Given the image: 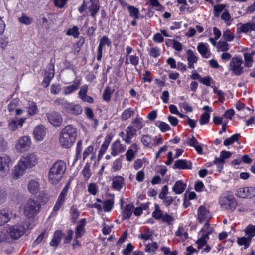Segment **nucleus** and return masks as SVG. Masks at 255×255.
Returning <instances> with one entry per match:
<instances>
[{"instance_id":"obj_1","label":"nucleus","mask_w":255,"mask_h":255,"mask_svg":"<svg viewBox=\"0 0 255 255\" xmlns=\"http://www.w3.org/2000/svg\"><path fill=\"white\" fill-rule=\"evenodd\" d=\"M38 162V158L34 153H30L21 157L15 166L12 173V178L15 180L20 178L27 169L34 167Z\"/></svg>"},{"instance_id":"obj_2","label":"nucleus","mask_w":255,"mask_h":255,"mask_svg":"<svg viewBox=\"0 0 255 255\" xmlns=\"http://www.w3.org/2000/svg\"><path fill=\"white\" fill-rule=\"evenodd\" d=\"M77 135V128L72 125L66 126L61 130L59 137L60 145L65 148L71 147Z\"/></svg>"},{"instance_id":"obj_3","label":"nucleus","mask_w":255,"mask_h":255,"mask_svg":"<svg viewBox=\"0 0 255 255\" xmlns=\"http://www.w3.org/2000/svg\"><path fill=\"white\" fill-rule=\"evenodd\" d=\"M66 170V164L62 160L55 161L48 172V181L52 184H57L62 178Z\"/></svg>"},{"instance_id":"obj_4","label":"nucleus","mask_w":255,"mask_h":255,"mask_svg":"<svg viewBox=\"0 0 255 255\" xmlns=\"http://www.w3.org/2000/svg\"><path fill=\"white\" fill-rule=\"evenodd\" d=\"M245 232L247 237H238L237 243L240 246H244L245 249H247L250 245L252 238L255 235V226L249 225L247 226Z\"/></svg>"},{"instance_id":"obj_5","label":"nucleus","mask_w":255,"mask_h":255,"mask_svg":"<svg viewBox=\"0 0 255 255\" xmlns=\"http://www.w3.org/2000/svg\"><path fill=\"white\" fill-rule=\"evenodd\" d=\"M40 209L39 203L33 200H29L24 206V214L27 217H33L39 212Z\"/></svg>"},{"instance_id":"obj_6","label":"nucleus","mask_w":255,"mask_h":255,"mask_svg":"<svg viewBox=\"0 0 255 255\" xmlns=\"http://www.w3.org/2000/svg\"><path fill=\"white\" fill-rule=\"evenodd\" d=\"M100 8V6L98 3H95L92 0H84L82 5L78 8V10L80 13H82L85 9H88L91 13L90 15L93 18H95Z\"/></svg>"},{"instance_id":"obj_7","label":"nucleus","mask_w":255,"mask_h":255,"mask_svg":"<svg viewBox=\"0 0 255 255\" xmlns=\"http://www.w3.org/2000/svg\"><path fill=\"white\" fill-rule=\"evenodd\" d=\"M25 232V228L22 223L11 226L7 230V233L10 238L14 240L21 237Z\"/></svg>"},{"instance_id":"obj_8","label":"nucleus","mask_w":255,"mask_h":255,"mask_svg":"<svg viewBox=\"0 0 255 255\" xmlns=\"http://www.w3.org/2000/svg\"><path fill=\"white\" fill-rule=\"evenodd\" d=\"M11 158L4 154L0 155V172L6 175L9 171Z\"/></svg>"},{"instance_id":"obj_9","label":"nucleus","mask_w":255,"mask_h":255,"mask_svg":"<svg viewBox=\"0 0 255 255\" xmlns=\"http://www.w3.org/2000/svg\"><path fill=\"white\" fill-rule=\"evenodd\" d=\"M236 195L241 198H251L255 196V188L248 187L239 188L236 191Z\"/></svg>"},{"instance_id":"obj_10","label":"nucleus","mask_w":255,"mask_h":255,"mask_svg":"<svg viewBox=\"0 0 255 255\" xmlns=\"http://www.w3.org/2000/svg\"><path fill=\"white\" fill-rule=\"evenodd\" d=\"M242 60L239 57H233L230 62L231 69L236 75H239L243 72V67L241 66Z\"/></svg>"},{"instance_id":"obj_11","label":"nucleus","mask_w":255,"mask_h":255,"mask_svg":"<svg viewBox=\"0 0 255 255\" xmlns=\"http://www.w3.org/2000/svg\"><path fill=\"white\" fill-rule=\"evenodd\" d=\"M211 218V215L207 209L201 206L198 210V219L200 223L205 222V225L207 229H209L208 220Z\"/></svg>"},{"instance_id":"obj_12","label":"nucleus","mask_w":255,"mask_h":255,"mask_svg":"<svg viewBox=\"0 0 255 255\" xmlns=\"http://www.w3.org/2000/svg\"><path fill=\"white\" fill-rule=\"evenodd\" d=\"M30 145L31 140L30 137L24 136L18 140L16 147L19 152H24L29 148Z\"/></svg>"},{"instance_id":"obj_13","label":"nucleus","mask_w":255,"mask_h":255,"mask_svg":"<svg viewBox=\"0 0 255 255\" xmlns=\"http://www.w3.org/2000/svg\"><path fill=\"white\" fill-rule=\"evenodd\" d=\"M49 122L54 126H59L62 123V118L60 113L52 111L47 114Z\"/></svg>"},{"instance_id":"obj_14","label":"nucleus","mask_w":255,"mask_h":255,"mask_svg":"<svg viewBox=\"0 0 255 255\" xmlns=\"http://www.w3.org/2000/svg\"><path fill=\"white\" fill-rule=\"evenodd\" d=\"M46 129L43 125H38L34 128V137L37 141H42L46 135Z\"/></svg>"},{"instance_id":"obj_15","label":"nucleus","mask_w":255,"mask_h":255,"mask_svg":"<svg viewBox=\"0 0 255 255\" xmlns=\"http://www.w3.org/2000/svg\"><path fill=\"white\" fill-rule=\"evenodd\" d=\"M111 155L115 156L123 152L126 150L125 146L121 144L120 140H117L111 145Z\"/></svg>"},{"instance_id":"obj_16","label":"nucleus","mask_w":255,"mask_h":255,"mask_svg":"<svg viewBox=\"0 0 255 255\" xmlns=\"http://www.w3.org/2000/svg\"><path fill=\"white\" fill-rule=\"evenodd\" d=\"M111 41L109 39L108 37L106 36H104L101 38L100 40L99 44L97 50V59L98 61H100L102 57V48L105 45L108 46H110Z\"/></svg>"},{"instance_id":"obj_17","label":"nucleus","mask_w":255,"mask_h":255,"mask_svg":"<svg viewBox=\"0 0 255 255\" xmlns=\"http://www.w3.org/2000/svg\"><path fill=\"white\" fill-rule=\"evenodd\" d=\"M26 118H21L19 119H10L8 122V128L11 131H15L18 127H22L25 122Z\"/></svg>"},{"instance_id":"obj_18","label":"nucleus","mask_w":255,"mask_h":255,"mask_svg":"<svg viewBox=\"0 0 255 255\" xmlns=\"http://www.w3.org/2000/svg\"><path fill=\"white\" fill-rule=\"evenodd\" d=\"M173 168L179 169H191L192 168V163L190 161L179 159L175 162L173 165Z\"/></svg>"},{"instance_id":"obj_19","label":"nucleus","mask_w":255,"mask_h":255,"mask_svg":"<svg viewBox=\"0 0 255 255\" xmlns=\"http://www.w3.org/2000/svg\"><path fill=\"white\" fill-rule=\"evenodd\" d=\"M136 130L132 126H128L126 129V136L124 138V141L127 144H129L131 142V139L136 134Z\"/></svg>"},{"instance_id":"obj_20","label":"nucleus","mask_w":255,"mask_h":255,"mask_svg":"<svg viewBox=\"0 0 255 255\" xmlns=\"http://www.w3.org/2000/svg\"><path fill=\"white\" fill-rule=\"evenodd\" d=\"M12 213L7 210L0 211V226H2L9 221L11 218Z\"/></svg>"},{"instance_id":"obj_21","label":"nucleus","mask_w":255,"mask_h":255,"mask_svg":"<svg viewBox=\"0 0 255 255\" xmlns=\"http://www.w3.org/2000/svg\"><path fill=\"white\" fill-rule=\"evenodd\" d=\"M66 110L68 113L75 115H79L82 112V108L80 105L70 103L67 104Z\"/></svg>"},{"instance_id":"obj_22","label":"nucleus","mask_w":255,"mask_h":255,"mask_svg":"<svg viewBox=\"0 0 255 255\" xmlns=\"http://www.w3.org/2000/svg\"><path fill=\"white\" fill-rule=\"evenodd\" d=\"M86 219H82L77 226L75 229V238L78 239L81 237L85 233L84 227L86 225Z\"/></svg>"},{"instance_id":"obj_23","label":"nucleus","mask_w":255,"mask_h":255,"mask_svg":"<svg viewBox=\"0 0 255 255\" xmlns=\"http://www.w3.org/2000/svg\"><path fill=\"white\" fill-rule=\"evenodd\" d=\"M187 60L188 61V67L189 68H194V64L197 63L198 60L197 56L195 55L193 51L190 49L187 50Z\"/></svg>"},{"instance_id":"obj_24","label":"nucleus","mask_w":255,"mask_h":255,"mask_svg":"<svg viewBox=\"0 0 255 255\" xmlns=\"http://www.w3.org/2000/svg\"><path fill=\"white\" fill-rule=\"evenodd\" d=\"M64 236V234L61 230H56L53 235V238L50 243L51 246L57 247Z\"/></svg>"},{"instance_id":"obj_25","label":"nucleus","mask_w":255,"mask_h":255,"mask_svg":"<svg viewBox=\"0 0 255 255\" xmlns=\"http://www.w3.org/2000/svg\"><path fill=\"white\" fill-rule=\"evenodd\" d=\"M206 233L203 234L202 236L199 238L196 242L198 245V249L202 248L206 243L207 239H208L209 235L212 232L213 229L211 228L207 229Z\"/></svg>"},{"instance_id":"obj_26","label":"nucleus","mask_w":255,"mask_h":255,"mask_svg":"<svg viewBox=\"0 0 255 255\" xmlns=\"http://www.w3.org/2000/svg\"><path fill=\"white\" fill-rule=\"evenodd\" d=\"M112 136L110 135H107L105 138V141L103 144L102 145L99 153H98V157H101L104 153L106 152L109 144L112 140Z\"/></svg>"},{"instance_id":"obj_27","label":"nucleus","mask_w":255,"mask_h":255,"mask_svg":"<svg viewBox=\"0 0 255 255\" xmlns=\"http://www.w3.org/2000/svg\"><path fill=\"white\" fill-rule=\"evenodd\" d=\"M134 208V206L133 203L127 204L124 207L123 211V218L124 219H128L131 217L133 213Z\"/></svg>"},{"instance_id":"obj_28","label":"nucleus","mask_w":255,"mask_h":255,"mask_svg":"<svg viewBox=\"0 0 255 255\" xmlns=\"http://www.w3.org/2000/svg\"><path fill=\"white\" fill-rule=\"evenodd\" d=\"M232 153L229 151H222L220 155V157L216 158L213 161L214 164L218 163L223 164L225 163V160L231 157Z\"/></svg>"},{"instance_id":"obj_29","label":"nucleus","mask_w":255,"mask_h":255,"mask_svg":"<svg viewBox=\"0 0 255 255\" xmlns=\"http://www.w3.org/2000/svg\"><path fill=\"white\" fill-rule=\"evenodd\" d=\"M27 188L31 194H36L39 191V184L37 181L31 180L28 183Z\"/></svg>"},{"instance_id":"obj_30","label":"nucleus","mask_w":255,"mask_h":255,"mask_svg":"<svg viewBox=\"0 0 255 255\" xmlns=\"http://www.w3.org/2000/svg\"><path fill=\"white\" fill-rule=\"evenodd\" d=\"M240 30L244 33H247L251 31H255V23L253 22H248L242 24L240 27Z\"/></svg>"},{"instance_id":"obj_31","label":"nucleus","mask_w":255,"mask_h":255,"mask_svg":"<svg viewBox=\"0 0 255 255\" xmlns=\"http://www.w3.org/2000/svg\"><path fill=\"white\" fill-rule=\"evenodd\" d=\"M186 184L179 180L177 181L173 187L172 190L176 194H181L185 190L186 188Z\"/></svg>"},{"instance_id":"obj_32","label":"nucleus","mask_w":255,"mask_h":255,"mask_svg":"<svg viewBox=\"0 0 255 255\" xmlns=\"http://www.w3.org/2000/svg\"><path fill=\"white\" fill-rule=\"evenodd\" d=\"M197 50L204 58H208L210 55V52L208 50L205 44L203 43L199 44L197 47Z\"/></svg>"},{"instance_id":"obj_33","label":"nucleus","mask_w":255,"mask_h":255,"mask_svg":"<svg viewBox=\"0 0 255 255\" xmlns=\"http://www.w3.org/2000/svg\"><path fill=\"white\" fill-rule=\"evenodd\" d=\"M124 178L121 176L115 177L112 181V187L113 188L120 190L123 183Z\"/></svg>"},{"instance_id":"obj_34","label":"nucleus","mask_w":255,"mask_h":255,"mask_svg":"<svg viewBox=\"0 0 255 255\" xmlns=\"http://www.w3.org/2000/svg\"><path fill=\"white\" fill-rule=\"evenodd\" d=\"M80 84V81L79 80L76 81L72 85L65 87L64 88V93L65 94H68L71 93V92L77 90L79 85Z\"/></svg>"},{"instance_id":"obj_35","label":"nucleus","mask_w":255,"mask_h":255,"mask_svg":"<svg viewBox=\"0 0 255 255\" xmlns=\"http://www.w3.org/2000/svg\"><path fill=\"white\" fill-rule=\"evenodd\" d=\"M134 114V111L131 108H128L125 109L121 115V118L122 120L125 121L131 116Z\"/></svg>"},{"instance_id":"obj_36","label":"nucleus","mask_w":255,"mask_h":255,"mask_svg":"<svg viewBox=\"0 0 255 255\" xmlns=\"http://www.w3.org/2000/svg\"><path fill=\"white\" fill-rule=\"evenodd\" d=\"M157 248V244L156 242H152L151 244H148L145 245V251L149 253H154Z\"/></svg>"},{"instance_id":"obj_37","label":"nucleus","mask_w":255,"mask_h":255,"mask_svg":"<svg viewBox=\"0 0 255 255\" xmlns=\"http://www.w3.org/2000/svg\"><path fill=\"white\" fill-rule=\"evenodd\" d=\"M30 115H34L37 112V107L34 102H30L27 106Z\"/></svg>"},{"instance_id":"obj_38","label":"nucleus","mask_w":255,"mask_h":255,"mask_svg":"<svg viewBox=\"0 0 255 255\" xmlns=\"http://www.w3.org/2000/svg\"><path fill=\"white\" fill-rule=\"evenodd\" d=\"M163 214L162 211L160 209V207L158 204L155 205V210L152 213L153 217L157 220L162 218Z\"/></svg>"},{"instance_id":"obj_39","label":"nucleus","mask_w":255,"mask_h":255,"mask_svg":"<svg viewBox=\"0 0 255 255\" xmlns=\"http://www.w3.org/2000/svg\"><path fill=\"white\" fill-rule=\"evenodd\" d=\"M240 136V134H236L232 135L231 137L227 138L224 142L225 146H228L233 144L234 142L238 141L239 137Z\"/></svg>"},{"instance_id":"obj_40","label":"nucleus","mask_w":255,"mask_h":255,"mask_svg":"<svg viewBox=\"0 0 255 255\" xmlns=\"http://www.w3.org/2000/svg\"><path fill=\"white\" fill-rule=\"evenodd\" d=\"M128 9L129 12L130 16L134 18V19H138L139 10L133 6H129Z\"/></svg>"},{"instance_id":"obj_41","label":"nucleus","mask_w":255,"mask_h":255,"mask_svg":"<svg viewBox=\"0 0 255 255\" xmlns=\"http://www.w3.org/2000/svg\"><path fill=\"white\" fill-rule=\"evenodd\" d=\"M114 205L113 201L106 200L103 202V210L105 212L110 211L113 208Z\"/></svg>"},{"instance_id":"obj_42","label":"nucleus","mask_w":255,"mask_h":255,"mask_svg":"<svg viewBox=\"0 0 255 255\" xmlns=\"http://www.w3.org/2000/svg\"><path fill=\"white\" fill-rule=\"evenodd\" d=\"M90 165L89 164L87 163L84 166L82 173L84 177L85 180H88L91 176V173L90 172Z\"/></svg>"},{"instance_id":"obj_43","label":"nucleus","mask_w":255,"mask_h":255,"mask_svg":"<svg viewBox=\"0 0 255 255\" xmlns=\"http://www.w3.org/2000/svg\"><path fill=\"white\" fill-rule=\"evenodd\" d=\"M112 94L111 88L110 87H107L104 91L103 98L105 101H109L111 99V96Z\"/></svg>"},{"instance_id":"obj_44","label":"nucleus","mask_w":255,"mask_h":255,"mask_svg":"<svg viewBox=\"0 0 255 255\" xmlns=\"http://www.w3.org/2000/svg\"><path fill=\"white\" fill-rule=\"evenodd\" d=\"M50 15V14H48L47 15L48 17L43 16L41 18V26L43 28L45 29H49L50 28L51 23L49 19L50 18L49 16Z\"/></svg>"},{"instance_id":"obj_45","label":"nucleus","mask_w":255,"mask_h":255,"mask_svg":"<svg viewBox=\"0 0 255 255\" xmlns=\"http://www.w3.org/2000/svg\"><path fill=\"white\" fill-rule=\"evenodd\" d=\"M251 54L246 53L244 54V59H245V65L246 67H250L253 62L252 55Z\"/></svg>"},{"instance_id":"obj_46","label":"nucleus","mask_w":255,"mask_h":255,"mask_svg":"<svg viewBox=\"0 0 255 255\" xmlns=\"http://www.w3.org/2000/svg\"><path fill=\"white\" fill-rule=\"evenodd\" d=\"M66 34L68 35L73 36L74 38H77L79 35L78 27L76 26H73L72 28H70L68 30Z\"/></svg>"},{"instance_id":"obj_47","label":"nucleus","mask_w":255,"mask_h":255,"mask_svg":"<svg viewBox=\"0 0 255 255\" xmlns=\"http://www.w3.org/2000/svg\"><path fill=\"white\" fill-rule=\"evenodd\" d=\"M210 114L207 112H204L200 117L199 122L201 125H204L208 123L210 119Z\"/></svg>"},{"instance_id":"obj_48","label":"nucleus","mask_w":255,"mask_h":255,"mask_svg":"<svg viewBox=\"0 0 255 255\" xmlns=\"http://www.w3.org/2000/svg\"><path fill=\"white\" fill-rule=\"evenodd\" d=\"M98 186L95 183H90L88 185V191L93 195H95L98 191Z\"/></svg>"},{"instance_id":"obj_49","label":"nucleus","mask_w":255,"mask_h":255,"mask_svg":"<svg viewBox=\"0 0 255 255\" xmlns=\"http://www.w3.org/2000/svg\"><path fill=\"white\" fill-rule=\"evenodd\" d=\"M217 48L219 51H227L229 49V45L226 42L220 41L218 44Z\"/></svg>"},{"instance_id":"obj_50","label":"nucleus","mask_w":255,"mask_h":255,"mask_svg":"<svg viewBox=\"0 0 255 255\" xmlns=\"http://www.w3.org/2000/svg\"><path fill=\"white\" fill-rule=\"evenodd\" d=\"M19 21L21 23L25 25H29L32 22V18L29 17L26 15L23 14L22 16L19 18Z\"/></svg>"},{"instance_id":"obj_51","label":"nucleus","mask_w":255,"mask_h":255,"mask_svg":"<svg viewBox=\"0 0 255 255\" xmlns=\"http://www.w3.org/2000/svg\"><path fill=\"white\" fill-rule=\"evenodd\" d=\"M225 5L224 4H219L214 6V16L218 17L220 15V12L223 10Z\"/></svg>"},{"instance_id":"obj_52","label":"nucleus","mask_w":255,"mask_h":255,"mask_svg":"<svg viewBox=\"0 0 255 255\" xmlns=\"http://www.w3.org/2000/svg\"><path fill=\"white\" fill-rule=\"evenodd\" d=\"M234 37V34L229 30H226L223 34V37L227 41H232Z\"/></svg>"},{"instance_id":"obj_53","label":"nucleus","mask_w":255,"mask_h":255,"mask_svg":"<svg viewBox=\"0 0 255 255\" xmlns=\"http://www.w3.org/2000/svg\"><path fill=\"white\" fill-rule=\"evenodd\" d=\"M136 151H134L132 149H129L126 153V159L128 161H131L134 158Z\"/></svg>"},{"instance_id":"obj_54","label":"nucleus","mask_w":255,"mask_h":255,"mask_svg":"<svg viewBox=\"0 0 255 255\" xmlns=\"http://www.w3.org/2000/svg\"><path fill=\"white\" fill-rule=\"evenodd\" d=\"M121 167L122 160L120 159H117L113 162L112 168L114 171H117L119 170Z\"/></svg>"},{"instance_id":"obj_55","label":"nucleus","mask_w":255,"mask_h":255,"mask_svg":"<svg viewBox=\"0 0 255 255\" xmlns=\"http://www.w3.org/2000/svg\"><path fill=\"white\" fill-rule=\"evenodd\" d=\"M150 2L152 6L156 7V9L160 11L164 10V7L161 5L157 0H150Z\"/></svg>"},{"instance_id":"obj_56","label":"nucleus","mask_w":255,"mask_h":255,"mask_svg":"<svg viewBox=\"0 0 255 255\" xmlns=\"http://www.w3.org/2000/svg\"><path fill=\"white\" fill-rule=\"evenodd\" d=\"M159 128L162 132H165L170 130L169 125L163 122H161L159 125Z\"/></svg>"},{"instance_id":"obj_57","label":"nucleus","mask_w":255,"mask_h":255,"mask_svg":"<svg viewBox=\"0 0 255 255\" xmlns=\"http://www.w3.org/2000/svg\"><path fill=\"white\" fill-rule=\"evenodd\" d=\"M152 234L149 231H146L145 232L141 233L138 235L139 238L143 240H147L152 237Z\"/></svg>"},{"instance_id":"obj_58","label":"nucleus","mask_w":255,"mask_h":255,"mask_svg":"<svg viewBox=\"0 0 255 255\" xmlns=\"http://www.w3.org/2000/svg\"><path fill=\"white\" fill-rule=\"evenodd\" d=\"M68 0H54V5L58 8H62L64 7Z\"/></svg>"},{"instance_id":"obj_59","label":"nucleus","mask_w":255,"mask_h":255,"mask_svg":"<svg viewBox=\"0 0 255 255\" xmlns=\"http://www.w3.org/2000/svg\"><path fill=\"white\" fill-rule=\"evenodd\" d=\"M61 88L59 84H53L51 86L50 90L52 94H57L61 91Z\"/></svg>"},{"instance_id":"obj_60","label":"nucleus","mask_w":255,"mask_h":255,"mask_svg":"<svg viewBox=\"0 0 255 255\" xmlns=\"http://www.w3.org/2000/svg\"><path fill=\"white\" fill-rule=\"evenodd\" d=\"M141 142L145 146H149L151 142L150 137L148 135H143L141 138Z\"/></svg>"},{"instance_id":"obj_61","label":"nucleus","mask_w":255,"mask_h":255,"mask_svg":"<svg viewBox=\"0 0 255 255\" xmlns=\"http://www.w3.org/2000/svg\"><path fill=\"white\" fill-rule=\"evenodd\" d=\"M18 104V100L17 99H13L8 104V109L10 112L13 111Z\"/></svg>"},{"instance_id":"obj_62","label":"nucleus","mask_w":255,"mask_h":255,"mask_svg":"<svg viewBox=\"0 0 255 255\" xmlns=\"http://www.w3.org/2000/svg\"><path fill=\"white\" fill-rule=\"evenodd\" d=\"M71 214L73 222H75L78 218L79 213L75 207H72L71 208Z\"/></svg>"},{"instance_id":"obj_63","label":"nucleus","mask_w":255,"mask_h":255,"mask_svg":"<svg viewBox=\"0 0 255 255\" xmlns=\"http://www.w3.org/2000/svg\"><path fill=\"white\" fill-rule=\"evenodd\" d=\"M162 220L163 222H166L168 224H171L172 222L174 221V218L172 216L166 214L163 215Z\"/></svg>"},{"instance_id":"obj_64","label":"nucleus","mask_w":255,"mask_h":255,"mask_svg":"<svg viewBox=\"0 0 255 255\" xmlns=\"http://www.w3.org/2000/svg\"><path fill=\"white\" fill-rule=\"evenodd\" d=\"M133 249V246L131 243H128V244L126 248L123 250V253L124 255H129Z\"/></svg>"}]
</instances>
